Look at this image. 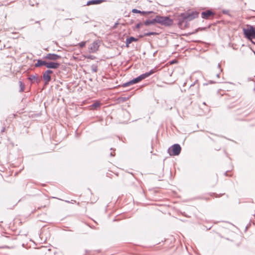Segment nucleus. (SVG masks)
I'll return each instance as SVG.
<instances>
[{
  "label": "nucleus",
  "mask_w": 255,
  "mask_h": 255,
  "mask_svg": "<svg viewBox=\"0 0 255 255\" xmlns=\"http://www.w3.org/2000/svg\"><path fill=\"white\" fill-rule=\"evenodd\" d=\"M45 59L50 60L56 61L58 59H61V56L54 53H48L44 57Z\"/></svg>",
  "instance_id": "obj_9"
},
{
  "label": "nucleus",
  "mask_w": 255,
  "mask_h": 255,
  "mask_svg": "<svg viewBox=\"0 0 255 255\" xmlns=\"http://www.w3.org/2000/svg\"><path fill=\"white\" fill-rule=\"evenodd\" d=\"M79 45L80 47L83 48V47H84L85 46L86 42L85 41L81 42V43H80L79 44Z\"/></svg>",
  "instance_id": "obj_25"
},
{
  "label": "nucleus",
  "mask_w": 255,
  "mask_h": 255,
  "mask_svg": "<svg viewBox=\"0 0 255 255\" xmlns=\"http://www.w3.org/2000/svg\"><path fill=\"white\" fill-rule=\"evenodd\" d=\"M60 64L58 62H47L46 61L45 67L47 68H51V69H57L59 68Z\"/></svg>",
  "instance_id": "obj_11"
},
{
  "label": "nucleus",
  "mask_w": 255,
  "mask_h": 255,
  "mask_svg": "<svg viewBox=\"0 0 255 255\" xmlns=\"http://www.w3.org/2000/svg\"><path fill=\"white\" fill-rule=\"evenodd\" d=\"M5 128L4 127H3L1 131V132H4L5 131Z\"/></svg>",
  "instance_id": "obj_31"
},
{
  "label": "nucleus",
  "mask_w": 255,
  "mask_h": 255,
  "mask_svg": "<svg viewBox=\"0 0 255 255\" xmlns=\"http://www.w3.org/2000/svg\"><path fill=\"white\" fill-rule=\"evenodd\" d=\"M137 40L138 39L135 38L133 37H129V38H127L126 42V46L128 47L129 46V44L131 43L132 42L137 41Z\"/></svg>",
  "instance_id": "obj_14"
},
{
  "label": "nucleus",
  "mask_w": 255,
  "mask_h": 255,
  "mask_svg": "<svg viewBox=\"0 0 255 255\" xmlns=\"http://www.w3.org/2000/svg\"><path fill=\"white\" fill-rule=\"evenodd\" d=\"M152 12H153L151 11H141L140 14H141L142 15H145V14L151 13Z\"/></svg>",
  "instance_id": "obj_22"
},
{
  "label": "nucleus",
  "mask_w": 255,
  "mask_h": 255,
  "mask_svg": "<svg viewBox=\"0 0 255 255\" xmlns=\"http://www.w3.org/2000/svg\"><path fill=\"white\" fill-rule=\"evenodd\" d=\"M144 24V22L143 23H141V22H139V23H138L135 27L136 28H140L141 27V26H142Z\"/></svg>",
  "instance_id": "obj_23"
},
{
  "label": "nucleus",
  "mask_w": 255,
  "mask_h": 255,
  "mask_svg": "<svg viewBox=\"0 0 255 255\" xmlns=\"http://www.w3.org/2000/svg\"><path fill=\"white\" fill-rule=\"evenodd\" d=\"M244 118L245 117L241 118L240 119H239V120H240V121H243L244 120ZM235 119H236V120H238V119L237 118H236Z\"/></svg>",
  "instance_id": "obj_30"
},
{
  "label": "nucleus",
  "mask_w": 255,
  "mask_h": 255,
  "mask_svg": "<svg viewBox=\"0 0 255 255\" xmlns=\"http://www.w3.org/2000/svg\"><path fill=\"white\" fill-rule=\"evenodd\" d=\"M128 97H122V98H121V100L122 101H123V102L126 101L127 100H128Z\"/></svg>",
  "instance_id": "obj_28"
},
{
  "label": "nucleus",
  "mask_w": 255,
  "mask_h": 255,
  "mask_svg": "<svg viewBox=\"0 0 255 255\" xmlns=\"http://www.w3.org/2000/svg\"><path fill=\"white\" fill-rule=\"evenodd\" d=\"M157 34V33L154 32H149L145 33L143 35H139V37H142L144 36H149L150 35H156Z\"/></svg>",
  "instance_id": "obj_18"
},
{
  "label": "nucleus",
  "mask_w": 255,
  "mask_h": 255,
  "mask_svg": "<svg viewBox=\"0 0 255 255\" xmlns=\"http://www.w3.org/2000/svg\"><path fill=\"white\" fill-rule=\"evenodd\" d=\"M111 156H114L115 155V152L114 150L113 151H112L110 153Z\"/></svg>",
  "instance_id": "obj_29"
},
{
  "label": "nucleus",
  "mask_w": 255,
  "mask_h": 255,
  "mask_svg": "<svg viewBox=\"0 0 255 255\" xmlns=\"http://www.w3.org/2000/svg\"><path fill=\"white\" fill-rule=\"evenodd\" d=\"M157 23V15L152 19L146 20L144 22V25L149 26L150 25H154Z\"/></svg>",
  "instance_id": "obj_13"
},
{
  "label": "nucleus",
  "mask_w": 255,
  "mask_h": 255,
  "mask_svg": "<svg viewBox=\"0 0 255 255\" xmlns=\"http://www.w3.org/2000/svg\"><path fill=\"white\" fill-rule=\"evenodd\" d=\"M157 23L164 26H170L173 24V20L167 16L157 15Z\"/></svg>",
  "instance_id": "obj_2"
},
{
  "label": "nucleus",
  "mask_w": 255,
  "mask_h": 255,
  "mask_svg": "<svg viewBox=\"0 0 255 255\" xmlns=\"http://www.w3.org/2000/svg\"><path fill=\"white\" fill-rule=\"evenodd\" d=\"M19 87H20V92H22L24 91V85L21 81L19 82Z\"/></svg>",
  "instance_id": "obj_20"
},
{
  "label": "nucleus",
  "mask_w": 255,
  "mask_h": 255,
  "mask_svg": "<svg viewBox=\"0 0 255 255\" xmlns=\"http://www.w3.org/2000/svg\"><path fill=\"white\" fill-rule=\"evenodd\" d=\"M223 13L224 14L230 15V11L229 10H223Z\"/></svg>",
  "instance_id": "obj_26"
},
{
  "label": "nucleus",
  "mask_w": 255,
  "mask_h": 255,
  "mask_svg": "<svg viewBox=\"0 0 255 255\" xmlns=\"http://www.w3.org/2000/svg\"><path fill=\"white\" fill-rule=\"evenodd\" d=\"M71 203H76V201L75 200H72Z\"/></svg>",
  "instance_id": "obj_32"
},
{
  "label": "nucleus",
  "mask_w": 255,
  "mask_h": 255,
  "mask_svg": "<svg viewBox=\"0 0 255 255\" xmlns=\"http://www.w3.org/2000/svg\"><path fill=\"white\" fill-rule=\"evenodd\" d=\"M132 12L134 13H140L141 11L136 9H132Z\"/></svg>",
  "instance_id": "obj_24"
},
{
  "label": "nucleus",
  "mask_w": 255,
  "mask_h": 255,
  "mask_svg": "<svg viewBox=\"0 0 255 255\" xmlns=\"http://www.w3.org/2000/svg\"><path fill=\"white\" fill-rule=\"evenodd\" d=\"M217 76L219 78V74H217Z\"/></svg>",
  "instance_id": "obj_34"
},
{
  "label": "nucleus",
  "mask_w": 255,
  "mask_h": 255,
  "mask_svg": "<svg viewBox=\"0 0 255 255\" xmlns=\"http://www.w3.org/2000/svg\"><path fill=\"white\" fill-rule=\"evenodd\" d=\"M104 0H89L87 3V5H89L91 4H98L102 3Z\"/></svg>",
  "instance_id": "obj_16"
},
{
  "label": "nucleus",
  "mask_w": 255,
  "mask_h": 255,
  "mask_svg": "<svg viewBox=\"0 0 255 255\" xmlns=\"http://www.w3.org/2000/svg\"><path fill=\"white\" fill-rule=\"evenodd\" d=\"M218 68L219 69H220V64H218Z\"/></svg>",
  "instance_id": "obj_33"
},
{
  "label": "nucleus",
  "mask_w": 255,
  "mask_h": 255,
  "mask_svg": "<svg viewBox=\"0 0 255 255\" xmlns=\"http://www.w3.org/2000/svg\"><path fill=\"white\" fill-rule=\"evenodd\" d=\"M99 41L96 40L94 41L90 45V52L91 53L96 52L99 48Z\"/></svg>",
  "instance_id": "obj_10"
},
{
  "label": "nucleus",
  "mask_w": 255,
  "mask_h": 255,
  "mask_svg": "<svg viewBox=\"0 0 255 255\" xmlns=\"http://www.w3.org/2000/svg\"><path fill=\"white\" fill-rule=\"evenodd\" d=\"M133 84H134L133 83L132 80H130L129 82H128L124 83L122 85V87H127L129 86H130L131 85H133Z\"/></svg>",
  "instance_id": "obj_19"
},
{
  "label": "nucleus",
  "mask_w": 255,
  "mask_h": 255,
  "mask_svg": "<svg viewBox=\"0 0 255 255\" xmlns=\"http://www.w3.org/2000/svg\"><path fill=\"white\" fill-rule=\"evenodd\" d=\"M215 13L211 10H207L201 12V17L204 19H210V17H213Z\"/></svg>",
  "instance_id": "obj_8"
},
{
  "label": "nucleus",
  "mask_w": 255,
  "mask_h": 255,
  "mask_svg": "<svg viewBox=\"0 0 255 255\" xmlns=\"http://www.w3.org/2000/svg\"><path fill=\"white\" fill-rule=\"evenodd\" d=\"M254 53H255V52Z\"/></svg>",
  "instance_id": "obj_36"
},
{
  "label": "nucleus",
  "mask_w": 255,
  "mask_h": 255,
  "mask_svg": "<svg viewBox=\"0 0 255 255\" xmlns=\"http://www.w3.org/2000/svg\"><path fill=\"white\" fill-rule=\"evenodd\" d=\"M198 15V12L191 11L181 13L180 16L183 20L187 19L188 20H191L194 18L197 17Z\"/></svg>",
  "instance_id": "obj_4"
},
{
  "label": "nucleus",
  "mask_w": 255,
  "mask_h": 255,
  "mask_svg": "<svg viewBox=\"0 0 255 255\" xmlns=\"http://www.w3.org/2000/svg\"><path fill=\"white\" fill-rule=\"evenodd\" d=\"M46 65V61H43L42 60H38L37 62L35 64V66L36 67H40L42 66H45Z\"/></svg>",
  "instance_id": "obj_17"
},
{
  "label": "nucleus",
  "mask_w": 255,
  "mask_h": 255,
  "mask_svg": "<svg viewBox=\"0 0 255 255\" xmlns=\"http://www.w3.org/2000/svg\"><path fill=\"white\" fill-rule=\"evenodd\" d=\"M248 28H244L243 31L245 37L249 40H252L255 38V26L248 25Z\"/></svg>",
  "instance_id": "obj_1"
},
{
  "label": "nucleus",
  "mask_w": 255,
  "mask_h": 255,
  "mask_svg": "<svg viewBox=\"0 0 255 255\" xmlns=\"http://www.w3.org/2000/svg\"><path fill=\"white\" fill-rule=\"evenodd\" d=\"M181 150V146L178 144H173L171 148H169L168 151L171 155H178Z\"/></svg>",
  "instance_id": "obj_5"
},
{
  "label": "nucleus",
  "mask_w": 255,
  "mask_h": 255,
  "mask_svg": "<svg viewBox=\"0 0 255 255\" xmlns=\"http://www.w3.org/2000/svg\"><path fill=\"white\" fill-rule=\"evenodd\" d=\"M247 106L243 108L239 109L235 112V116L242 115L245 114H246V115H247Z\"/></svg>",
  "instance_id": "obj_12"
},
{
  "label": "nucleus",
  "mask_w": 255,
  "mask_h": 255,
  "mask_svg": "<svg viewBox=\"0 0 255 255\" xmlns=\"http://www.w3.org/2000/svg\"><path fill=\"white\" fill-rule=\"evenodd\" d=\"M53 73L51 70H47L43 74V78L45 82V84H48L51 80L50 74Z\"/></svg>",
  "instance_id": "obj_7"
},
{
  "label": "nucleus",
  "mask_w": 255,
  "mask_h": 255,
  "mask_svg": "<svg viewBox=\"0 0 255 255\" xmlns=\"http://www.w3.org/2000/svg\"><path fill=\"white\" fill-rule=\"evenodd\" d=\"M100 103L99 102H96L92 105V107H93L95 108L100 107Z\"/></svg>",
  "instance_id": "obj_21"
},
{
  "label": "nucleus",
  "mask_w": 255,
  "mask_h": 255,
  "mask_svg": "<svg viewBox=\"0 0 255 255\" xmlns=\"http://www.w3.org/2000/svg\"><path fill=\"white\" fill-rule=\"evenodd\" d=\"M189 93L190 95H198L199 93V84L195 82L191 85L189 89Z\"/></svg>",
  "instance_id": "obj_6"
},
{
  "label": "nucleus",
  "mask_w": 255,
  "mask_h": 255,
  "mask_svg": "<svg viewBox=\"0 0 255 255\" xmlns=\"http://www.w3.org/2000/svg\"><path fill=\"white\" fill-rule=\"evenodd\" d=\"M156 71V68H154L153 69H151L148 72H146L144 74L140 75L138 77L132 80L133 84L138 83L140 81L145 79L146 78H147L148 77L150 76L152 74H154Z\"/></svg>",
  "instance_id": "obj_3"
},
{
  "label": "nucleus",
  "mask_w": 255,
  "mask_h": 255,
  "mask_svg": "<svg viewBox=\"0 0 255 255\" xmlns=\"http://www.w3.org/2000/svg\"><path fill=\"white\" fill-rule=\"evenodd\" d=\"M28 79L32 83L36 82L37 83H38L40 81L37 75H30L28 77Z\"/></svg>",
  "instance_id": "obj_15"
},
{
  "label": "nucleus",
  "mask_w": 255,
  "mask_h": 255,
  "mask_svg": "<svg viewBox=\"0 0 255 255\" xmlns=\"http://www.w3.org/2000/svg\"><path fill=\"white\" fill-rule=\"evenodd\" d=\"M92 71L94 72H96L97 71V67L96 66H92Z\"/></svg>",
  "instance_id": "obj_27"
},
{
  "label": "nucleus",
  "mask_w": 255,
  "mask_h": 255,
  "mask_svg": "<svg viewBox=\"0 0 255 255\" xmlns=\"http://www.w3.org/2000/svg\"><path fill=\"white\" fill-rule=\"evenodd\" d=\"M66 202H68V203H70V202H69V201H66Z\"/></svg>",
  "instance_id": "obj_35"
}]
</instances>
